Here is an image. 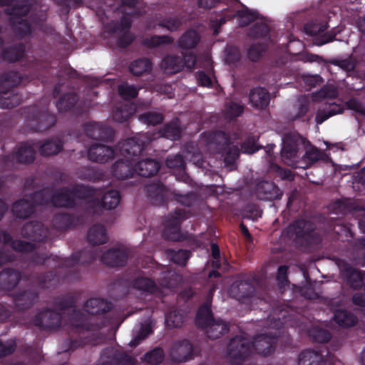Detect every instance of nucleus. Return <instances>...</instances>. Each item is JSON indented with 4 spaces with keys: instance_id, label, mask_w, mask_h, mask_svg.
I'll use <instances>...</instances> for the list:
<instances>
[{
    "instance_id": "13d9d810",
    "label": "nucleus",
    "mask_w": 365,
    "mask_h": 365,
    "mask_svg": "<svg viewBox=\"0 0 365 365\" xmlns=\"http://www.w3.org/2000/svg\"><path fill=\"white\" fill-rule=\"evenodd\" d=\"M49 192L47 189H42L36 191L29 195V197L35 206V209L38 205H46L50 202L51 199Z\"/></svg>"
},
{
    "instance_id": "bb28decb",
    "label": "nucleus",
    "mask_w": 365,
    "mask_h": 365,
    "mask_svg": "<svg viewBox=\"0 0 365 365\" xmlns=\"http://www.w3.org/2000/svg\"><path fill=\"white\" fill-rule=\"evenodd\" d=\"M21 278V272L12 268H6L0 272V289L10 291L14 289Z\"/></svg>"
},
{
    "instance_id": "cd10ccee",
    "label": "nucleus",
    "mask_w": 365,
    "mask_h": 365,
    "mask_svg": "<svg viewBox=\"0 0 365 365\" xmlns=\"http://www.w3.org/2000/svg\"><path fill=\"white\" fill-rule=\"evenodd\" d=\"M192 345L187 339L178 342L173 348L171 356L173 361L185 362L192 359Z\"/></svg>"
},
{
    "instance_id": "2eb2a0df",
    "label": "nucleus",
    "mask_w": 365,
    "mask_h": 365,
    "mask_svg": "<svg viewBox=\"0 0 365 365\" xmlns=\"http://www.w3.org/2000/svg\"><path fill=\"white\" fill-rule=\"evenodd\" d=\"M86 136L97 140H112L114 132L110 127L98 123H87L83 125Z\"/></svg>"
},
{
    "instance_id": "c9c22d12",
    "label": "nucleus",
    "mask_w": 365,
    "mask_h": 365,
    "mask_svg": "<svg viewBox=\"0 0 365 365\" xmlns=\"http://www.w3.org/2000/svg\"><path fill=\"white\" fill-rule=\"evenodd\" d=\"M160 68L166 74L173 75L182 70L181 57L177 55L168 54L161 61Z\"/></svg>"
},
{
    "instance_id": "8fccbe9b",
    "label": "nucleus",
    "mask_w": 365,
    "mask_h": 365,
    "mask_svg": "<svg viewBox=\"0 0 365 365\" xmlns=\"http://www.w3.org/2000/svg\"><path fill=\"white\" fill-rule=\"evenodd\" d=\"M120 200L119 191L116 190H109L104 193L99 202L101 207L106 210H113L117 207Z\"/></svg>"
},
{
    "instance_id": "dca6fc26",
    "label": "nucleus",
    "mask_w": 365,
    "mask_h": 365,
    "mask_svg": "<svg viewBox=\"0 0 365 365\" xmlns=\"http://www.w3.org/2000/svg\"><path fill=\"white\" fill-rule=\"evenodd\" d=\"M145 192L152 204L160 206L168 203L170 192L160 181L148 185Z\"/></svg>"
},
{
    "instance_id": "4be33fe9",
    "label": "nucleus",
    "mask_w": 365,
    "mask_h": 365,
    "mask_svg": "<svg viewBox=\"0 0 365 365\" xmlns=\"http://www.w3.org/2000/svg\"><path fill=\"white\" fill-rule=\"evenodd\" d=\"M38 292L35 289L23 290L15 294L14 302L18 311L31 308L38 299Z\"/></svg>"
},
{
    "instance_id": "680f3d73",
    "label": "nucleus",
    "mask_w": 365,
    "mask_h": 365,
    "mask_svg": "<svg viewBox=\"0 0 365 365\" xmlns=\"http://www.w3.org/2000/svg\"><path fill=\"white\" fill-rule=\"evenodd\" d=\"M170 256L173 263L179 266L185 267L187 260L191 257V252L187 250H178L177 251L170 250Z\"/></svg>"
},
{
    "instance_id": "338daca9",
    "label": "nucleus",
    "mask_w": 365,
    "mask_h": 365,
    "mask_svg": "<svg viewBox=\"0 0 365 365\" xmlns=\"http://www.w3.org/2000/svg\"><path fill=\"white\" fill-rule=\"evenodd\" d=\"M243 217L252 220H257L261 217L262 211L258 205L255 203H247L244 207Z\"/></svg>"
},
{
    "instance_id": "37998d69",
    "label": "nucleus",
    "mask_w": 365,
    "mask_h": 365,
    "mask_svg": "<svg viewBox=\"0 0 365 365\" xmlns=\"http://www.w3.org/2000/svg\"><path fill=\"white\" fill-rule=\"evenodd\" d=\"M153 63L148 58H139L131 62L129 66L130 72L136 76H140L151 71Z\"/></svg>"
},
{
    "instance_id": "e433bc0d",
    "label": "nucleus",
    "mask_w": 365,
    "mask_h": 365,
    "mask_svg": "<svg viewBox=\"0 0 365 365\" xmlns=\"http://www.w3.org/2000/svg\"><path fill=\"white\" fill-rule=\"evenodd\" d=\"M79 97L74 92L63 94L56 103V107L60 112L72 111L76 113V105Z\"/></svg>"
},
{
    "instance_id": "864d4df0",
    "label": "nucleus",
    "mask_w": 365,
    "mask_h": 365,
    "mask_svg": "<svg viewBox=\"0 0 365 365\" xmlns=\"http://www.w3.org/2000/svg\"><path fill=\"white\" fill-rule=\"evenodd\" d=\"M236 16L239 18L242 26H247L258 19L257 11L251 10L247 6L237 11Z\"/></svg>"
},
{
    "instance_id": "473e14b6",
    "label": "nucleus",
    "mask_w": 365,
    "mask_h": 365,
    "mask_svg": "<svg viewBox=\"0 0 365 365\" xmlns=\"http://www.w3.org/2000/svg\"><path fill=\"white\" fill-rule=\"evenodd\" d=\"M34 282L39 289H51L56 287L60 282V277L54 271L36 274Z\"/></svg>"
},
{
    "instance_id": "423d86ee",
    "label": "nucleus",
    "mask_w": 365,
    "mask_h": 365,
    "mask_svg": "<svg viewBox=\"0 0 365 365\" xmlns=\"http://www.w3.org/2000/svg\"><path fill=\"white\" fill-rule=\"evenodd\" d=\"M35 158L36 150L34 146L29 142H23L17 146L15 152L1 156L0 163L3 169L8 170L15 162L30 164L34 161Z\"/></svg>"
},
{
    "instance_id": "58836bf2",
    "label": "nucleus",
    "mask_w": 365,
    "mask_h": 365,
    "mask_svg": "<svg viewBox=\"0 0 365 365\" xmlns=\"http://www.w3.org/2000/svg\"><path fill=\"white\" fill-rule=\"evenodd\" d=\"M205 329L207 337L216 339L229 331V324L220 319H215Z\"/></svg>"
},
{
    "instance_id": "39448f33",
    "label": "nucleus",
    "mask_w": 365,
    "mask_h": 365,
    "mask_svg": "<svg viewBox=\"0 0 365 365\" xmlns=\"http://www.w3.org/2000/svg\"><path fill=\"white\" fill-rule=\"evenodd\" d=\"M251 341L245 336L236 335L232 337L227 345V354L232 364H241L252 354Z\"/></svg>"
},
{
    "instance_id": "f257e3e1",
    "label": "nucleus",
    "mask_w": 365,
    "mask_h": 365,
    "mask_svg": "<svg viewBox=\"0 0 365 365\" xmlns=\"http://www.w3.org/2000/svg\"><path fill=\"white\" fill-rule=\"evenodd\" d=\"M113 304L101 298H91L84 304V309L91 316L74 309L70 314L71 331L78 334L76 339H70L67 351H73L88 343L85 334L88 331H98L111 323L106 314L113 309Z\"/></svg>"
},
{
    "instance_id": "5fc2aeb1",
    "label": "nucleus",
    "mask_w": 365,
    "mask_h": 365,
    "mask_svg": "<svg viewBox=\"0 0 365 365\" xmlns=\"http://www.w3.org/2000/svg\"><path fill=\"white\" fill-rule=\"evenodd\" d=\"M76 298L72 294H65L55 298L53 307L60 312L65 311L69 308L75 307Z\"/></svg>"
},
{
    "instance_id": "603ef678",
    "label": "nucleus",
    "mask_w": 365,
    "mask_h": 365,
    "mask_svg": "<svg viewBox=\"0 0 365 365\" xmlns=\"http://www.w3.org/2000/svg\"><path fill=\"white\" fill-rule=\"evenodd\" d=\"M165 359V353L161 347H155L153 349L146 352L143 360L150 365H159Z\"/></svg>"
},
{
    "instance_id": "f03ea898",
    "label": "nucleus",
    "mask_w": 365,
    "mask_h": 365,
    "mask_svg": "<svg viewBox=\"0 0 365 365\" xmlns=\"http://www.w3.org/2000/svg\"><path fill=\"white\" fill-rule=\"evenodd\" d=\"M287 232L290 237L304 242L308 245H318L321 243L319 235L315 232V226L309 220H294L287 228Z\"/></svg>"
},
{
    "instance_id": "aec40b11",
    "label": "nucleus",
    "mask_w": 365,
    "mask_h": 365,
    "mask_svg": "<svg viewBox=\"0 0 365 365\" xmlns=\"http://www.w3.org/2000/svg\"><path fill=\"white\" fill-rule=\"evenodd\" d=\"M128 255L124 249L111 248L101 256V261L111 267H123L126 264Z\"/></svg>"
},
{
    "instance_id": "052dcab7",
    "label": "nucleus",
    "mask_w": 365,
    "mask_h": 365,
    "mask_svg": "<svg viewBox=\"0 0 365 365\" xmlns=\"http://www.w3.org/2000/svg\"><path fill=\"white\" fill-rule=\"evenodd\" d=\"M309 335L313 341L321 344L328 342L331 337V333L328 330L319 327L310 329Z\"/></svg>"
},
{
    "instance_id": "3c124183",
    "label": "nucleus",
    "mask_w": 365,
    "mask_h": 365,
    "mask_svg": "<svg viewBox=\"0 0 365 365\" xmlns=\"http://www.w3.org/2000/svg\"><path fill=\"white\" fill-rule=\"evenodd\" d=\"M174 38L167 35H154L150 38H146L143 41V45L149 48H154L163 44H172Z\"/></svg>"
},
{
    "instance_id": "4c0bfd02",
    "label": "nucleus",
    "mask_w": 365,
    "mask_h": 365,
    "mask_svg": "<svg viewBox=\"0 0 365 365\" xmlns=\"http://www.w3.org/2000/svg\"><path fill=\"white\" fill-rule=\"evenodd\" d=\"M78 217L67 213H58L53 219V225L58 230H66L76 226L78 223Z\"/></svg>"
},
{
    "instance_id": "6ab92c4d",
    "label": "nucleus",
    "mask_w": 365,
    "mask_h": 365,
    "mask_svg": "<svg viewBox=\"0 0 365 365\" xmlns=\"http://www.w3.org/2000/svg\"><path fill=\"white\" fill-rule=\"evenodd\" d=\"M115 156L114 149L104 144H93L88 150V159L93 162L104 163Z\"/></svg>"
},
{
    "instance_id": "2f4dec72",
    "label": "nucleus",
    "mask_w": 365,
    "mask_h": 365,
    "mask_svg": "<svg viewBox=\"0 0 365 365\" xmlns=\"http://www.w3.org/2000/svg\"><path fill=\"white\" fill-rule=\"evenodd\" d=\"M322 354L314 349H305L299 354L298 365H326Z\"/></svg>"
},
{
    "instance_id": "69168bd1",
    "label": "nucleus",
    "mask_w": 365,
    "mask_h": 365,
    "mask_svg": "<svg viewBox=\"0 0 365 365\" xmlns=\"http://www.w3.org/2000/svg\"><path fill=\"white\" fill-rule=\"evenodd\" d=\"M118 93L124 100H131L138 95V89L134 85H120Z\"/></svg>"
},
{
    "instance_id": "20e7f679",
    "label": "nucleus",
    "mask_w": 365,
    "mask_h": 365,
    "mask_svg": "<svg viewBox=\"0 0 365 365\" xmlns=\"http://www.w3.org/2000/svg\"><path fill=\"white\" fill-rule=\"evenodd\" d=\"M190 210L185 208H177L173 213H170L165 220L163 237L171 241L180 240L181 224L192 216Z\"/></svg>"
},
{
    "instance_id": "f8f14e48",
    "label": "nucleus",
    "mask_w": 365,
    "mask_h": 365,
    "mask_svg": "<svg viewBox=\"0 0 365 365\" xmlns=\"http://www.w3.org/2000/svg\"><path fill=\"white\" fill-rule=\"evenodd\" d=\"M61 319L62 315L61 312L46 309L34 317L33 324L41 330L50 331L60 327Z\"/></svg>"
},
{
    "instance_id": "a878e982",
    "label": "nucleus",
    "mask_w": 365,
    "mask_h": 365,
    "mask_svg": "<svg viewBox=\"0 0 365 365\" xmlns=\"http://www.w3.org/2000/svg\"><path fill=\"white\" fill-rule=\"evenodd\" d=\"M249 101L252 107L264 110L269 104L270 95L266 88L255 87L249 93Z\"/></svg>"
},
{
    "instance_id": "e2e57ef3",
    "label": "nucleus",
    "mask_w": 365,
    "mask_h": 365,
    "mask_svg": "<svg viewBox=\"0 0 365 365\" xmlns=\"http://www.w3.org/2000/svg\"><path fill=\"white\" fill-rule=\"evenodd\" d=\"M237 289V296L240 298H250L255 292V287L250 282L241 280L235 287Z\"/></svg>"
},
{
    "instance_id": "1a4fd4ad",
    "label": "nucleus",
    "mask_w": 365,
    "mask_h": 365,
    "mask_svg": "<svg viewBox=\"0 0 365 365\" xmlns=\"http://www.w3.org/2000/svg\"><path fill=\"white\" fill-rule=\"evenodd\" d=\"M150 141L151 138L147 134L125 139L121 144L120 153L125 159H134L142 153Z\"/></svg>"
},
{
    "instance_id": "412c9836",
    "label": "nucleus",
    "mask_w": 365,
    "mask_h": 365,
    "mask_svg": "<svg viewBox=\"0 0 365 365\" xmlns=\"http://www.w3.org/2000/svg\"><path fill=\"white\" fill-rule=\"evenodd\" d=\"M135 159L118 160L111 167L112 175L118 180H124L133 176Z\"/></svg>"
},
{
    "instance_id": "c03bdc74",
    "label": "nucleus",
    "mask_w": 365,
    "mask_h": 365,
    "mask_svg": "<svg viewBox=\"0 0 365 365\" xmlns=\"http://www.w3.org/2000/svg\"><path fill=\"white\" fill-rule=\"evenodd\" d=\"M334 320L340 327H350L357 323V318L354 314L345 309H336L334 313Z\"/></svg>"
},
{
    "instance_id": "ddd939ff",
    "label": "nucleus",
    "mask_w": 365,
    "mask_h": 365,
    "mask_svg": "<svg viewBox=\"0 0 365 365\" xmlns=\"http://www.w3.org/2000/svg\"><path fill=\"white\" fill-rule=\"evenodd\" d=\"M277 337L270 334H261L255 336L252 343V351L263 356L272 354L275 351Z\"/></svg>"
},
{
    "instance_id": "6e6d98bb",
    "label": "nucleus",
    "mask_w": 365,
    "mask_h": 365,
    "mask_svg": "<svg viewBox=\"0 0 365 365\" xmlns=\"http://www.w3.org/2000/svg\"><path fill=\"white\" fill-rule=\"evenodd\" d=\"M165 165L168 168L179 172H184L186 167L185 158L180 153L168 155L165 160Z\"/></svg>"
},
{
    "instance_id": "a18cd8bd",
    "label": "nucleus",
    "mask_w": 365,
    "mask_h": 365,
    "mask_svg": "<svg viewBox=\"0 0 365 365\" xmlns=\"http://www.w3.org/2000/svg\"><path fill=\"white\" fill-rule=\"evenodd\" d=\"M63 144L58 138L48 139L40 147L39 153L41 155L49 156L59 153L63 150Z\"/></svg>"
},
{
    "instance_id": "4d7b16f0",
    "label": "nucleus",
    "mask_w": 365,
    "mask_h": 365,
    "mask_svg": "<svg viewBox=\"0 0 365 365\" xmlns=\"http://www.w3.org/2000/svg\"><path fill=\"white\" fill-rule=\"evenodd\" d=\"M165 116L162 113L155 111L145 112L139 115V120L150 125H157L162 123Z\"/></svg>"
},
{
    "instance_id": "c85d7f7f",
    "label": "nucleus",
    "mask_w": 365,
    "mask_h": 365,
    "mask_svg": "<svg viewBox=\"0 0 365 365\" xmlns=\"http://www.w3.org/2000/svg\"><path fill=\"white\" fill-rule=\"evenodd\" d=\"M212 300L207 299L197 310L195 324L198 328L205 329L215 319L211 309Z\"/></svg>"
},
{
    "instance_id": "de8ad7c7",
    "label": "nucleus",
    "mask_w": 365,
    "mask_h": 365,
    "mask_svg": "<svg viewBox=\"0 0 365 365\" xmlns=\"http://www.w3.org/2000/svg\"><path fill=\"white\" fill-rule=\"evenodd\" d=\"M73 195L74 200H89L92 199L97 195V190L91 186L85 185L83 184H76L71 187Z\"/></svg>"
},
{
    "instance_id": "ea45409f",
    "label": "nucleus",
    "mask_w": 365,
    "mask_h": 365,
    "mask_svg": "<svg viewBox=\"0 0 365 365\" xmlns=\"http://www.w3.org/2000/svg\"><path fill=\"white\" fill-rule=\"evenodd\" d=\"M160 135L168 139L177 140L181 138L182 129L178 118L165 124L160 130Z\"/></svg>"
},
{
    "instance_id": "7c9ffc66",
    "label": "nucleus",
    "mask_w": 365,
    "mask_h": 365,
    "mask_svg": "<svg viewBox=\"0 0 365 365\" xmlns=\"http://www.w3.org/2000/svg\"><path fill=\"white\" fill-rule=\"evenodd\" d=\"M26 46L22 43H15L4 48L1 53V58L8 63L19 61L24 56Z\"/></svg>"
},
{
    "instance_id": "b1692460",
    "label": "nucleus",
    "mask_w": 365,
    "mask_h": 365,
    "mask_svg": "<svg viewBox=\"0 0 365 365\" xmlns=\"http://www.w3.org/2000/svg\"><path fill=\"white\" fill-rule=\"evenodd\" d=\"M343 275L346 284L354 290H359L364 287L365 271L359 270L349 265L343 269Z\"/></svg>"
},
{
    "instance_id": "0eeeda50",
    "label": "nucleus",
    "mask_w": 365,
    "mask_h": 365,
    "mask_svg": "<svg viewBox=\"0 0 365 365\" xmlns=\"http://www.w3.org/2000/svg\"><path fill=\"white\" fill-rule=\"evenodd\" d=\"M309 142L297 133H287L282 138V158L287 163L293 162L301 148H305Z\"/></svg>"
},
{
    "instance_id": "a211bd4d",
    "label": "nucleus",
    "mask_w": 365,
    "mask_h": 365,
    "mask_svg": "<svg viewBox=\"0 0 365 365\" xmlns=\"http://www.w3.org/2000/svg\"><path fill=\"white\" fill-rule=\"evenodd\" d=\"M24 237L36 242H43L47 237L48 230L39 221H31L26 223L21 229Z\"/></svg>"
},
{
    "instance_id": "0e129e2a",
    "label": "nucleus",
    "mask_w": 365,
    "mask_h": 365,
    "mask_svg": "<svg viewBox=\"0 0 365 365\" xmlns=\"http://www.w3.org/2000/svg\"><path fill=\"white\" fill-rule=\"evenodd\" d=\"M132 26V19L130 16L124 14L120 19L119 22H116L113 24L110 29L113 33H117L118 31L124 32L125 31H129Z\"/></svg>"
},
{
    "instance_id": "393cba45",
    "label": "nucleus",
    "mask_w": 365,
    "mask_h": 365,
    "mask_svg": "<svg viewBox=\"0 0 365 365\" xmlns=\"http://www.w3.org/2000/svg\"><path fill=\"white\" fill-rule=\"evenodd\" d=\"M160 168V163L153 158H147L135 162V171L138 175L150 178L155 175Z\"/></svg>"
},
{
    "instance_id": "c756f323",
    "label": "nucleus",
    "mask_w": 365,
    "mask_h": 365,
    "mask_svg": "<svg viewBox=\"0 0 365 365\" xmlns=\"http://www.w3.org/2000/svg\"><path fill=\"white\" fill-rule=\"evenodd\" d=\"M11 211L16 217L26 219L35 212L36 209L29 198H21L13 204Z\"/></svg>"
},
{
    "instance_id": "5701e85b",
    "label": "nucleus",
    "mask_w": 365,
    "mask_h": 365,
    "mask_svg": "<svg viewBox=\"0 0 365 365\" xmlns=\"http://www.w3.org/2000/svg\"><path fill=\"white\" fill-rule=\"evenodd\" d=\"M22 81V77L18 71H8L0 76V87L3 90L1 92H6V98H11L13 96H18L21 101V97L17 93L10 92V90L19 86Z\"/></svg>"
},
{
    "instance_id": "a19ab883",
    "label": "nucleus",
    "mask_w": 365,
    "mask_h": 365,
    "mask_svg": "<svg viewBox=\"0 0 365 365\" xmlns=\"http://www.w3.org/2000/svg\"><path fill=\"white\" fill-rule=\"evenodd\" d=\"M200 41L197 32L193 29L187 30L178 39L177 44L182 50L194 48Z\"/></svg>"
},
{
    "instance_id": "bf43d9fd",
    "label": "nucleus",
    "mask_w": 365,
    "mask_h": 365,
    "mask_svg": "<svg viewBox=\"0 0 365 365\" xmlns=\"http://www.w3.org/2000/svg\"><path fill=\"white\" fill-rule=\"evenodd\" d=\"M267 51V46L264 43H255L251 44L247 50V57L252 62H257Z\"/></svg>"
},
{
    "instance_id": "774afa93",
    "label": "nucleus",
    "mask_w": 365,
    "mask_h": 365,
    "mask_svg": "<svg viewBox=\"0 0 365 365\" xmlns=\"http://www.w3.org/2000/svg\"><path fill=\"white\" fill-rule=\"evenodd\" d=\"M182 25V21L178 17H168L160 21L158 26L165 28L170 31H175Z\"/></svg>"
},
{
    "instance_id": "9b49d317",
    "label": "nucleus",
    "mask_w": 365,
    "mask_h": 365,
    "mask_svg": "<svg viewBox=\"0 0 365 365\" xmlns=\"http://www.w3.org/2000/svg\"><path fill=\"white\" fill-rule=\"evenodd\" d=\"M329 26L327 22H322L319 21H312L304 25L305 33L309 36H318L319 37L314 39V44L317 46H322L325 43L333 41L335 39L336 33L334 31H327L324 33Z\"/></svg>"
},
{
    "instance_id": "f3484780",
    "label": "nucleus",
    "mask_w": 365,
    "mask_h": 365,
    "mask_svg": "<svg viewBox=\"0 0 365 365\" xmlns=\"http://www.w3.org/2000/svg\"><path fill=\"white\" fill-rule=\"evenodd\" d=\"M50 202L56 207L73 208L76 205L71 187H69L56 190L51 195Z\"/></svg>"
},
{
    "instance_id": "9d476101",
    "label": "nucleus",
    "mask_w": 365,
    "mask_h": 365,
    "mask_svg": "<svg viewBox=\"0 0 365 365\" xmlns=\"http://www.w3.org/2000/svg\"><path fill=\"white\" fill-rule=\"evenodd\" d=\"M97 249L91 247L73 253L70 257L60 259L58 266L61 268L73 269L78 264H91L98 256Z\"/></svg>"
},
{
    "instance_id": "6e6552de",
    "label": "nucleus",
    "mask_w": 365,
    "mask_h": 365,
    "mask_svg": "<svg viewBox=\"0 0 365 365\" xmlns=\"http://www.w3.org/2000/svg\"><path fill=\"white\" fill-rule=\"evenodd\" d=\"M29 10V6H22L14 8L10 13L14 17L11 19V28L16 36L19 39H22L32 34L33 31L30 23L27 19L22 18L28 14Z\"/></svg>"
},
{
    "instance_id": "79ce46f5",
    "label": "nucleus",
    "mask_w": 365,
    "mask_h": 365,
    "mask_svg": "<svg viewBox=\"0 0 365 365\" xmlns=\"http://www.w3.org/2000/svg\"><path fill=\"white\" fill-rule=\"evenodd\" d=\"M133 287L135 289L149 294H157L160 289L155 282L149 277H138L133 281Z\"/></svg>"
},
{
    "instance_id": "49530a36",
    "label": "nucleus",
    "mask_w": 365,
    "mask_h": 365,
    "mask_svg": "<svg viewBox=\"0 0 365 365\" xmlns=\"http://www.w3.org/2000/svg\"><path fill=\"white\" fill-rule=\"evenodd\" d=\"M134 111L135 109L133 105L126 103L118 105L113 111V119L118 123L126 122L133 115Z\"/></svg>"
},
{
    "instance_id": "09e8293b",
    "label": "nucleus",
    "mask_w": 365,
    "mask_h": 365,
    "mask_svg": "<svg viewBox=\"0 0 365 365\" xmlns=\"http://www.w3.org/2000/svg\"><path fill=\"white\" fill-rule=\"evenodd\" d=\"M222 153V157L226 166L231 167V169L235 168V162L240 157V150L237 145H228L220 150Z\"/></svg>"
},
{
    "instance_id": "7ed1b4c3",
    "label": "nucleus",
    "mask_w": 365,
    "mask_h": 365,
    "mask_svg": "<svg viewBox=\"0 0 365 365\" xmlns=\"http://www.w3.org/2000/svg\"><path fill=\"white\" fill-rule=\"evenodd\" d=\"M28 126L35 132H43L53 127L56 123V115L47 109H41L36 106L26 108Z\"/></svg>"
},
{
    "instance_id": "f704fd0d",
    "label": "nucleus",
    "mask_w": 365,
    "mask_h": 365,
    "mask_svg": "<svg viewBox=\"0 0 365 365\" xmlns=\"http://www.w3.org/2000/svg\"><path fill=\"white\" fill-rule=\"evenodd\" d=\"M87 239L93 246L106 243L108 237L105 226L100 224L93 225L88 231Z\"/></svg>"
},
{
    "instance_id": "4468645a",
    "label": "nucleus",
    "mask_w": 365,
    "mask_h": 365,
    "mask_svg": "<svg viewBox=\"0 0 365 365\" xmlns=\"http://www.w3.org/2000/svg\"><path fill=\"white\" fill-rule=\"evenodd\" d=\"M254 191L258 199L266 201L280 200L283 195L282 190L274 182L267 180L258 182Z\"/></svg>"
},
{
    "instance_id": "72a5a7b5",
    "label": "nucleus",
    "mask_w": 365,
    "mask_h": 365,
    "mask_svg": "<svg viewBox=\"0 0 365 365\" xmlns=\"http://www.w3.org/2000/svg\"><path fill=\"white\" fill-rule=\"evenodd\" d=\"M344 110V106L336 103H329L323 108H319L316 114L315 120L317 124H322L329 118L341 114Z\"/></svg>"
}]
</instances>
